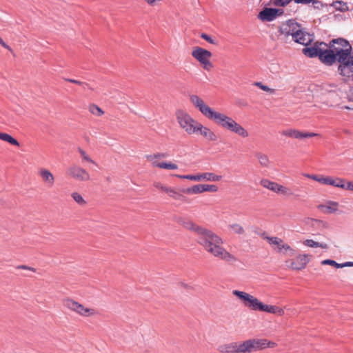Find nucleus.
<instances>
[{
	"label": "nucleus",
	"mask_w": 353,
	"mask_h": 353,
	"mask_svg": "<svg viewBox=\"0 0 353 353\" xmlns=\"http://www.w3.org/2000/svg\"><path fill=\"white\" fill-rule=\"evenodd\" d=\"M339 205V203L330 201L325 205H319L318 208L325 214H331L337 211Z\"/></svg>",
	"instance_id": "obj_24"
},
{
	"label": "nucleus",
	"mask_w": 353,
	"mask_h": 353,
	"mask_svg": "<svg viewBox=\"0 0 353 353\" xmlns=\"http://www.w3.org/2000/svg\"><path fill=\"white\" fill-rule=\"evenodd\" d=\"M17 268L23 269V270H31V271H32L34 272H36V269H34V268L28 267V266L25 265H19Z\"/></svg>",
	"instance_id": "obj_46"
},
{
	"label": "nucleus",
	"mask_w": 353,
	"mask_h": 353,
	"mask_svg": "<svg viewBox=\"0 0 353 353\" xmlns=\"http://www.w3.org/2000/svg\"><path fill=\"white\" fill-rule=\"evenodd\" d=\"M254 85L259 88L260 89H261L262 90L268 92L270 94H274L275 92L274 89L270 88L268 86L263 85L261 82H256Z\"/></svg>",
	"instance_id": "obj_36"
},
{
	"label": "nucleus",
	"mask_w": 353,
	"mask_h": 353,
	"mask_svg": "<svg viewBox=\"0 0 353 353\" xmlns=\"http://www.w3.org/2000/svg\"><path fill=\"white\" fill-rule=\"evenodd\" d=\"M201 37L207 41L208 42H209L210 43L216 44L214 40H213L208 34L205 33H202L201 34Z\"/></svg>",
	"instance_id": "obj_43"
},
{
	"label": "nucleus",
	"mask_w": 353,
	"mask_h": 353,
	"mask_svg": "<svg viewBox=\"0 0 353 353\" xmlns=\"http://www.w3.org/2000/svg\"><path fill=\"white\" fill-rule=\"evenodd\" d=\"M181 192L188 194H197L204 192L203 184H196L190 188L183 189Z\"/></svg>",
	"instance_id": "obj_25"
},
{
	"label": "nucleus",
	"mask_w": 353,
	"mask_h": 353,
	"mask_svg": "<svg viewBox=\"0 0 353 353\" xmlns=\"http://www.w3.org/2000/svg\"><path fill=\"white\" fill-rule=\"evenodd\" d=\"M179 222L185 229L194 232L197 243L208 253L228 263L237 261V258L223 247V240L215 232L190 220L180 219Z\"/></svg>",
	"instance_id": "obj_1"
},
{
	"label": "nucleus",
	"mask_w": 353,
	"mask_h": 353,
	"mask_svg": "<svg viewBox=\"0 0 353 353\" xmlns=\"http://www.w3.org/2000/svg\"><path fill=\"white\" fill-rule=\"evenodd\" d=\"M232 294L241 301L245 307L250 309L251 310L261 311L263 303L260 301L255 296L245 292L236 290H233Z\"/></svg>",
	"instance_id": "obj_9"
},
{
	"label": "nucleus",
	"mask_w": 353,
	"mask_h": 353,
	"mask_svg": "<svg viewBox=\"0 0 353 353\" xmlns=\"http://www.w3.org/2000/svg\"><path fill=\"white\" fill-rule=\"evenodd\" d=\"M261 312H265L270 314H276L279 316H283L285 314V311L283 308L276 305H266L264 303L263 304Z\"/></svg>",
	"instance_id": "obj_23"
},
{
	"label": "nucleus",
	"mask_w": 353,
	"mask_h": 353,
	"mask_svg": "<svg viewBox=\"0 0 353 353\" xmlns=\"http://www.w3.org/2000/svg\"><path fill=\"white\" fill-rule=\"evenodd\" d=\"M168 157V154L165 152H157L154 154H148L145 156V159L148 161L150 162L152 167L159 168L161 162L159 161L160 159H164Z\"/></svg>",
	"instance_id": "obj_21"
},
{
	"label": "nucleus",
	"mask_w": 353,
	"mask_h": 353,
	"mask_svg": "<svg viewBox=\"0 0 353 353\" xmlns=\"http://www.w3.org/2000/svg\"><path fill=\"white\" fill-rule=\"evenodd\" d=\"M0 45L6 49L11 50L10 47L8 45H7L1 37H0Z\"/></svg>",
	"instance_id": "obj_48"
},
{
	"label": "nucleus",
	"mask_w": 353,
	"mask_h": 353,
	"mask_svg": "<svg viewBox=\"0 0 353 353\" xmlns=\"http://www.w3.org/2000/svg\"><path fill=\"white\" fill-rule=\"evenodd\" d=\"M282 134L286 137L295 138L298 139H305V138H311L314 137L319 136V134L314 132H301L295 129H289L286 130H283Z\"/></svg>",
	"instance_id": "obj_17"
},
{
	"label": "nucleus",
	"mask_w": 353,
	"mask_h": 353,
	"mask_svg": "<svg viewBox=\"0 0 353 353\" xmlns=\"http://www.w3.org/2000/svg\"><path fill=\"white\" fill-rule=\"evenodd\" d=\"M312 179L315 180L322 184L326 185L327 177H323V176L319 177L317 175H316L315 176H312Z\"/></svg>",
	"instance_id": "obj_42"
},
{
	"label": "nucleus",
	"mask_w": 353,
	"mask_h": 353,
	"mask_svg": "<svg viewBox=\"0 0 353 353\" xmlns=\"http://www.w3.org/2000/svg\"><path fill=\"white\" fill-rule=\"evenodd\" d=\"M66 173L70 177L78 181H88L90 180L89 172L83 168L75 163L68 167Z\"/></svg>",
	"instance_id": "obj_12"
},
{
	"label": "nucleus",
	"mask_w": 353,
	"mask_h": 353,
	"mask_svg": "<svg viewBox=\"0 0 353 353\" xmlns=\"http://www.w3.org/2000/svg\"><path fill=\"white\" fill-rule=\"evenodd\" d=\"M313 1L314 0H294V2L296 3L308 4Z\"/></svg>",
	"instance_id": "obj_47"
},
{
	"label": "nucleus",
	"mask_w": 353,
	"mask_h": 353,
	"mask_svg": "<svg viewBox=\"0 0 353 353\" xmlns=\"http://www.w3.org/2000/svg\"><path fill=\"white\" fill-rule=\"evenodd\" d=\"M339 63L338 72L339 74L348 79H353V54L342 53L339 59H336Z\"/></svg>",
	"instance_id": "obj_8"
},
{
	"label": "nucleus",
	"mask_w": 353,
	"mask_h": 353,
	"mask_svg": "<svg viewBox=\"0 0 353 353\" xmlns=\"http://www.w3.org/2000/svg\"><path fill=\"white\" fill-rule=\"evenodd\" d=\"M308 262L309 256L307 254H300L291 263V267L294 270H300L305 268Z\"/></svg>",
	"instance_id": "obj_19"
},
{
	"label": "nucleus",
	"mask_w": 353,
	"mask_h": 353,
	"mask_svg": "<svg viewBox=\"0 0 353 353\" xmlns=\"http://www.w3.org/2000/svg\"><path fill=\"white\" fill-rule=\"evenodd\" d=\"M279 36L288 39L290 36L292 40L303 46H308L314 41V35L306 32L302 26L294 19H290L279 26Z\"/></svg>",
	"instance_id": "obj_3"
},
{
	"label": "nucleus",
	"mask_w": 353,
	"mask_h": 353,
	"mask_svg": "<svg viewBox=\"0 0 353 353\" xmlns=\"http://www.w3.org/2000/svg\"><path fill=\"white\" fill-rule=\"evenodd\" d=\"M343 179L341 178L333 179L332 177H327L326 185H330L337 188L343 187Z\"/></svg>",
	"instance_id": "obj_29"
},
{
	"label": "nucleus",
	"mask_w": 353,
	"mask_h": 353,
	"mask_svg": "<svg viewBox=\"0 0 353 353\" xmlns=\"http://www.w3.org/2000/svg\"><path fill=\"white\" fill-rule=\"evenodd\" d=\"M261 237L268 241L270 245L278 252H281L283 250L290 252V256H293L295 251L287 243H285L281 239L276 236H268L265 232L261 234Z\"/></svg>",
	"instance_id": "obj_13"
},
{
	"label": "nucleus",
	"mask_w": 353,
	"mask_h": 353,
	"mask_svg": "<svg viewBox=\"0 0 353 353\" xmlns=\"http://www.w3.org/2000/svg\"><path fill=\"white\" fill-rule=\"evenodd\" d=\"M153 186L159 190L163 191L165 193L168 192V190L170 188V187H168V186L163 185L162 183L159 182V181H154L153 183Z\"/></svg>",
	"instance_id": "obj_38"
},
{
	"label": "nucleus",
	"mask_w": 353,
	"mask_h": 353,
	"mask_svg": "<svg viewBox=\"0 0 353 353\" xmlns=\"http://www.w3.org/2000/svg\"><path fill=\"white\" fill-rule=\"evenodd\" d=\"M190 100L204 117L213 121L220 127L234 132L242 138H247L249 136L247 130L235 121L234 119L225 114L214 111L199 96L196 94L191 95Z\"/></svg>",
	"instance_id": "obj_2"
},
{
	"label": "nucleus",
	"mask_w": 353,
	"mask_h": 353,
	"mask_svg": "<svg viewBox=\"0 0 353 353\" xmlns=\"http://www.w3.org/2000/svg\"><path fill=\"white\" fill-rule=\"evenodd\" d=\"M232 231L237 234H243L245 233L244 228L238 223H234L229 225Z\"/></svg>",
	"instance_id": "obj_34"
},
{
	"label": "nucleus",
	"mask_w": 353,
	"mask_h": 353,
	"mask_svg": "<svg viewBox=\"0 0 353 353\" xmlns=\"http://www.w3.org/2000/svg\"><path fill=\"white\" fill-rule=\"evenodd\" d=\"M276 346L275 342L266 339H250L241 342L239 350L236 353H251L252 351L273 348Z\"/></svg>",
	"instance_id": "obj_5"
},
{
	"label": "nucleus",
	"mask_w": 353,
	"mask_h": 353,
	"mask_svg": "<svg viewBox=\"0 0 353 353\" xmlns=\"http://www.w3.org/2000/svg\"><path fill=\"white\" fill-rule=\"evenodd\" d=\"M326 51L331 52L330 54H333L334 60L332 61V65L342 53H352V48L348 41L343 38H338L332 39L329 43L327 47H326Z\"/></svg>",
	"instance_id": "obj_6"
},
{
	"label": "nucleus",
	"mask_w": 353,
	"mask_h": 353,
	"mask_svg": "<svg viewBox=\"0 0 353 353\" xmlns=\"http://www.w3.org/2000/svg\"><path fill=\"white\" fill-rule=\"evenodd\" d=\"M64 305L68 309L83 317H90L97 314V312L95 309L85 307L80 303L72 299H65Z\"/></svg>",
	"instance_id": "obj_10"
},
{
	"label": "nucleus",
	"mask_w": 353,
	"mask_h": 353,
	"mask_svg": "<svg viewBox=\"0 0 353 353\" xmlns=\"http://www.w3.org/2000/svg\"><path fill=\"white\" fill-rule=\"evenodd\" d=\"M261 185L263 188L268 189L276 194H281L284 196H290L293 193L290 188L280 185L274 181H270L267 179H263L260 181Z\"/></svg>",
	"instance_id": "obj_14"
},
{
	"label": "nucleus",
	"mask_w": 353,
	"mask_h": 353,
	"mask_svg": "<svg viewBox=\"0 0 353 353\" xmlns=\"http://www.w3.org/2000/svg\"><path fill=\"white\" fill-rule=\"evenodd\" d=\"M196 132H199L201 135L208 139L209 141H216L218 139L217 135L210 128L203 126L199 123L197 125Z\"/></svg>",
	"instance_id": "obj_20"
},
{
	"label": "nucleus",
	"mask_w": 353,
	"mask_h": 353,
	"mask_svg": "<svg viewBox=\"0 0 353 353\" xmlns=\"http://www.w3.org/2000/svg\"><path fill=\"white\" fill-rule=\"evenodd\" d=\"M303 244L310 248H321L323 249H327L328 245L326 243H319L312 239H307L304 241Z\"/></svg>",
	"instance_id": "obj_27"
},
{
	"label": "nucleus",
	"mask_w": 353,
	"mask_h": 353,
	"mask_svg": "<svg viewBox=\"0 0 353 353\" xmlns=\"http://www.w3.org/2000/svg\"><path fill=\"white\" fill-rule=\"evenodd\" d=\"M212 53L208 50L201 47H196L192 52V56L196 59L205 70L210 71L214 65L210 61Z\"/></svg>",
	"instance_id": "obj_11"
},
{
	"label": "nucleus",
	"mask_w": 353,
	"mask_h": 353,
	"mask_svg": "<svg viewBox=\"0 0 353 353\" xmlns=\"http://www.w3.org/2000/svg\"><path fill=\"white\" fill-rule=\"evenodd\" d=\"M341 188L348 190H353V183L351 182H347V183H345V181L343 180V187H341Z\"/></svg>",
	"instance_id": "obj_44"
},
{
	"label": "nucleus",
	"mask_w": 353,
	"mask_h": 353,
	"mask_svg": "<svg viewBox=\"0 0 353 353\" xmlns=\"http://www.w3.org/2000/svg\"><path fill=\"white\" fill-rule=\"evenodd\" d=\"M0 139L6 141L13 145L19 146V141L7 133L0 132Z\"/></svg>",
	"instance_id": "obj_28"
},
{
	"label": "nucleus",
	"mask_w": 353,
	"mask_h": 353,
	"mask_svg": "<svg viewBox=\"0 0 353 353\" xmlns=\"http://www.w3.org/2000/svg\"><path fill=\"white\" fill-rule=\"evenodd\" d=\"M38 173L43 183L48 187L51 188L54 185L55 178L49 170L46 168H40L38 171Z\"/></svg>",
	"instance_id": "obj_18"
},
{
	"label": "nucleus",
	"mask_w": 353,
	"mask_h": 353,
	"mask_svg": "<svg viewBox=\"0 0 353 353\" xmlns=\"http://www.w3.org/2000/svg\"><path fill=\"white\" fill-rule=\"evenodd\" d=\"M78 152H79L83 161H86L92 164H96L95 161L91 159V157L87 154V152L81 148H78Z\"/></svg>",
	"instance_id": "obj_33"
},
{
	"label": "nucleus",
	"mask_w": 353,
	"mask_h": 353,
	"mask_svg": "<svg viewBox=\"0 0 353 353\" xmlns=\"http://www.w3.org/2000/svg\"><path fill=\"white\" fill-rule=\"evenodd\" d=\"M89 111L91 114L99 117L102 116L104 114L103 110L96 104L90 105Z\"/></svg>",
	"instance_id": "obj_31"
},
{
	"label": "nucleus",
	"mask_w": 353,
	"mask_h": 353,
	"mask_svg": "<svg viewBox=\"0 0 353 353\" xmlns=\"http://www.w3.org/2000/svg\"><path fill=\"white\" fill-rule=\"evenodd\" d=\"M241 343L232 342L223 344L218 347V351L221 353H236L240 348Z\"/></svg>",
	"instance_id": "obj_22"
},
{
	"label": "nucleus",
	"mask_w": 353,
	"mask_h": 353,
	"mask_svg": "<svg viewBox=\"0 0 353 353\" xmlns=\"http://www.w3.org/2000/svg\"><path fill=\"white\" fill-rule=\"evenodd\" d=\"M326 47L327 44L324 42H316L312 47L303 48V53L310 58L319 57L323 64L331 66L334 57L331 52L326 51Z\"/></svg>",
	"instance_id": "obj_4"
},
{
	"label": "nucleus",
	"mask_w": 353,
	"mask_h": 353,
	"mask_svg": "<svg viewBox=\"0 0 353 353\" xmlns=\"http://www.w3.org/2000/svg\"><path fill=\"white\" fill-rule=\"evenodd\" d=\"M305 176L309 179H312V176H315L316 175L305 174Z\"/></svg>",
	"instance_id": "obj_50"
},
{
	"label": "nucleus",
	"mask_w": 353,
	"mask_h": 353,
	"mask_svg": "<svg viewBox=\"0 0 353 353\" xmlns=\"http://www.w3.org/2000/svg\"><path fill=\"white\" fill-rule=\"evenodd\" d=\"M203 192H216L218 191V187L212 184H203Z\"/></svg>",
	"instance_id": "obj_37"
},
{
	"label": "nucleus",
	"mask_w": 353,
	"mask_h": 353,
	"mask_svg": "<svg viewBox=\"0 0 353 353\" xmlns=\"http://www.w3.org/2000/svg\"><path fill=\"white\" fill-rule=\"evenodd\" d=\"M292 0H274V5L276 6H285L289 3Z\"/></svg>",
	"instance_id": "obj_41"
},
{
	"label": "nucleus",
	"mask_w": 353,
	"mask_h": 353,
	"mask_svg": "<svg viewBox=\"0 0 353 353\" xmlns=\"http://www.w3.org/2000/svg\"><path fill=\"white\" fill-rule=\"evenodd\" d=\"M176 177L183 179H188L194 181H219L221 180L222 176L215 174L212 172H205L197 174H187V175H181V174H175Z\"/></svg>",
	"instance_id": "obj_15"
},
{
	"label": "nucleus",
	"mask_w": 353,
	"mask_h": 353,
	"mask_svg": "<svg viewBox=\"0 0 353 353\" xmlns=\"http://www.w3.org/2000/svg\"><path fill=\"white\" fill-rule=\"evenodd\" d=\"M167 194L175 200H183L185 197L183 194L175 190L172 188H169Z\"/></svg>",
	"instance_id": "obj_30"
},
{
	"label": "nucleus",
	"mask_w": 353,
	"mask_h": 353,
	"mask_svg": "<svg viewBox=\"0 0 353 353\" xmlns=\"http://www.w3.org/2000/svg\"><path fill=\"white\" fill-rule=\"evenodd\" d=\"M176 117L180 127L188 134H192L196 132L197 125L199 123L194 120L187 112L178 110L176 112Z\"/></svg>",
	"instance_id": "obj_7"
},
{
	"label": "nucleus",
	"mask_w": 353,
	"mask_h": 353,
	"mask_svg": "<svg viewBox=\"0 0 353 353\" xmlns=\"http://www.w3.org/2000/svg\"><path fill=\"white\" fill-rule=\"evenodd\" d=\"M283 13L281 9L265 8L259 12L258 18L262 21H272Z\"/></svg>",
	"instance_id": "obj_16"
},
{
	"label": "nucleus",
	"mask_w": 353,
	"mask_h": 353,
	"mask_svg": "<svg viewBox=\"0 0 353 353\" xmlns=\"http://www.w3.org/2000/svg\"><path fill=\"white\" fill-rule=\"evenodd\" d=\"M255 157L257 159L259 163L263 168H268L270 165V160L268 157L261 152H256L254 154Z\"/></svg>",
	"instance_id": "obj_26"
},
{
	"label": "nucleus",
	"mask_w": 353,
	"mask_h": 353,
	"mask_svg": "<svg viewBox=\"0 0 353 353\" xmlns=\"http://www.w3.org/2000/svg\"><path fill=\"white\" fill-rule=\"evenodd\" d=\"M71 196L74 201L81 206H84L87 203L83 196L78 192H75L72 193Z\"/></svg>",
	"instance_id": "obj_32"
},
{
	"label": "nucleus",
	"mask_w": 353,
	"mask_h": 353,
	"mask_svg": "<svg viewBox=\"0 0 353 353\" xmlns=\"http://www.w3.org/2000/svg\"><path fill=\"white\" fill-rule=\"evenodd\" d=\"M159 168L166 170H177L178 165L172 162H161Z\"/></svg>",
	"instance_id": "obj_35"
},
{
	"label": "nucleus",
	"mask_w": 353,
	"mask_h": 353,
	"mask_svg": "<svg viewBox=\"0 0 353 353\" xmlns=\"http://www.w3.org/2000/svg\"><path fill=\"white\" fill-rule=\"evenodd\" d=\"M350 101H353V95H352V96H351V97H350Z\"/></svg>",
	"instance_id": "obj_52"
},
{
	"label": "nucleus",
	"mask_w": 353,
	"mask_h": 353,
	"mask_svg": "<svg viewBox=\"0 0 353 353\" xmlns=\"http://www.w3.org/2000/svg\"><path fill=\"white\" fill-rule=\"evenodd\" d=\"M321 264L322 265H330L334 266L336 268H341V266H340L341 263H338L335 261L331 260V259L323 260L321 261Z\"/></svg>",
	"instance_id": "obj_39"
},
{
	"label": "nucleus",
	"mask_w": 353,
	"mask_h": 353,
	"mask_svg": "<svg viewBox=\"0 0 353 353\" xmlns=\"http://www.w3.org/2000/svg\"><path fill=\"white\" fill-rule=\"evenodd\" d=\"M145 2H146L149 6H154L157 5L159 2L161 1L162 0H143Z\"/></svg>",
	"instance_id": "obj_45"
},
{
	"label": "nucleus",
	"mask_w": 353,
	"mask_h": 353,
	"mask_svg": "<svg viewBox=\"0 0 353 353\" xmlns=\"http://www.w3.org/2000/svg\"><path fill=\"white\" fill-rule=\"evenodd\" d=\"M343 108H345L346 110H352L353 109V108H350L349 106H347V105L344 106Z\"/></svg>",
	"instance_id": "obj_51"
},
{
	"label": "nucleus",
	"mask_w": 353,
	"mask_h": 353,
	"mask_svg": "<svg viewBox=\"0 0 353 353\" xmlns=\"http://www.w3.org/2000/svg\"><path fill=\"white\" fill-rule=\"evenodd\" d=\"M341 268L344 267H353V262H346L344 263H341Z\"/></svg>",
	"instance_id": "obj_49"
},
{
	"label": "nucleus",
	"mask_w": 353,
	"mask_h": 353,
	"mask_svg": "<svg viewBox=\"0 0 353 353\" xmlns=\"http://www.w3.org/2000/svg\"><path fill=\"white\" fill-rule=\"evenodd\" d=\"M65 80L66 81L77 84L79 85H82L84 89H85L86 88H90L89 85L88 83H83V82H81L80 81H78V80H76V79H65Z\"/></svg>",
	"instance_id": "obj_40"
}]
</instances>
